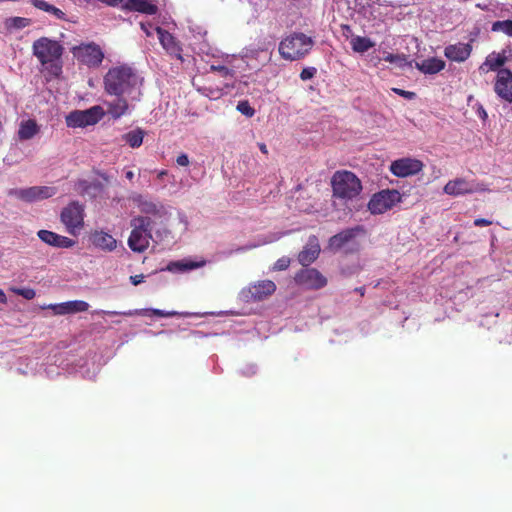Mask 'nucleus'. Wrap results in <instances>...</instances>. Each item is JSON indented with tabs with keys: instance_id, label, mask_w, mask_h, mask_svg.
<instances>
[{
	"instance_id": "6e6d98bb",
	"label": "nucleus",
	"mask_w": 512,
	"mask_h": 512,
	"mask_svg": "<svg viewBox=\"0 0 512 512\" xmlns=\"http://www.w3.org/2000/svg\"><path fill=\"white\" fill-rule=\"evenodd\" d=\"M65 244H66V248H68V247L73 246L74 242L66 237Z\"/></svg>"
},
{
	"instance_id": "3c124183",
	"label": "nucleus",
	"mask_w": 512,
	"mask_h": 512,
	"mask_svg": "<svg viewBox=\"0 0 512 512\" xmlns=\"http://www.w3.org/2000/svg\"><path fill=\"white\" fill-rule=\"evenodd\" d=\"M258 147L263 154H268L267 146L265 143H258Z\"/></svg>"
},
{
	"instance_id": "4c0bfd02",
	"label": "nucleus",
	"mask_w": 512,
	"mask_h": 512,
	"mask_svg": "<svg viewBox=\"0 0 512 512\" xmlns=\"http://www.w3.org/2000/svg\"><path fill=\"white\" fill-rule=\"evenodd\" d=\"M13 293L22 296L27 300H31L35 297L36 292L32 288H12Z\"/></svg>"
},
{
	"instance_id": "4468645a",
	"label": "nucleus",
	"mask_w": 512,
	"mask_h": 512,
	"mask_svg": "<svg viewBox=\"0 0 512 512\" xmlns=\"http://www.w3.org/2000/svg\"><path fill=\"white\" fill-rule=\"evenodd\" d=\"M84 226V207L78 202H71L66 207V229L76 236Z\"/></svg>"
},
{
	"instance_id": "c9c22d12",
	"label": "nucleus",
	"mask_w": 512,
	"mask_h": 512,
	"mask_svg": "<svg viewBox=\"0 0 512 512\" xmlns=\"http://www.w3.org/2000/svg\"><path fill=\"white\" fill-rule=\"evenodd\" d=\"M236 108L241 114L247 117H252L255 114V109L247 100L239 101Z\"/></svg>"
},
{
	"instance_id": "9b49d317",
	"label": "nucleus",
	"mask_w": 512,
	"mask_h": 512,
	"mask_svg": "<svg viewBox=\"0 0 512 512\" xmlns=\"http://www.w3.org/2000/svg\"><path fill=\"white\" fill-rule=\"evenodd\" d=\"M276 291V284L271 280H261L243 289L241 295L247 302H257L266 299Z\"/></svg>"
},
{
	"instance_id": "6e6552de",
	"label": "nucleus",
	"mask_w": 512,
	"mask_h": 512,
	"mask_svg": "<svg viewBox=\"0 0 512 512\" xmlns=\"http://www.w3.org/2000/svg\"><path fill=\"white\" fill-rule=\"evenodd\" d=\"M400 201L401 195L397 190H382L371 197L368 210L374 215L383 214Z\"/></svg>"
},
{
	"instance_id": "7c9ffc66",
	"label": "nucleus",
	"mask_w": 512,
	"mask_h": 512,
	"mask_svg": "<svg viewBox=\"0 0 512 512\" xmlns=\"http://www.w3.org/2000/svg\"><path fill=\"white\" fill-rule=\"evenodd\" d=\"M373 42L366 37L356 36L351 40L352 49L355 52L364 53L373 47Z\"/></svg>"
},
{
	"instance_id": "a18cd8bd",
	"label": "nucleus",
	"mask_w": 512,
	"mask_h": 512,
	"mask_svg": "<svg viewBox=\"0 0 512 512\" xmlns=\"http://www.w3.org/2000/svg\"><path fill=\"white\" fill-rule=\"evenodd\" d=\"M176 163L179 165V166H188L189 165V158H188V155L185 154V153H182L180 154L177 159H176Z\"/></svg>"
},
{
	"instance_id": "6ab92c4d",
	"label": "nucleus",
	"mask_w": 512,
	"mask_h": 512,
	"mask_svg": "<svg viewBox=\"0 0 512 512\" xmlns=\"http://www.w3.org/2000/svg\"><path fill=\"white\" fill-rule=\"evenodd\" d=\"M471 52L472 46L470 43L458 42L456 44H450L444 49L445 57L455 62H464L469 58Z\"/></svg>"
},
{
	"instance_id": "dca6fc26",
	"label": "nucleus",
	"mask_w": 512,
	"mask_h": 512,
	"mask_svg": "<svg viewBox=\"0 0 512 512\" xmlns=\"http://www.w3.org/2000/svg\"><path fill=\"white\" fill-rule=\"evenodd\" d=\"M363 233H365V229L360 225L344 229L329 239V247L335 251H338L344 247V245L356 238L359 234Z\"/></svg>"
},
{
	"instance_id": "b1692460",
	"label": "nucleus",
	"mask_w": 512,
	"mask_h": 512,
	"mask_svg": "<svg viewBox=\"0 0 512 512\" xmlns=\"http://www.w3.org/2000/svg\"><path fill=\"white\" fill-rule=\"evenodd\" d=\"M445 61L440 58L431 57L417 63L416 67L424 74H436L445 68Z\"/></svg>"
},
{
	"instance_id": "72a5a7b5",
	"label": "nucleus",
	"mask_w": 512,
	"mask_h": 512,
	"mask_svg": "<svg viewBox=\"0 0 512 512\" xmlns=\"http://www.w3.org/2000/svg\"><path fill=\"white\" fill-rule=\"evenodd\" d=\"M491 29L494 32H503L512 37V20L495 21Z\"/></svg>"
},
{
	"instance_id": "4be33fe9",
	"label": "nucleus",
	"mask_w": 512,
	"mask_h": 512,
	"mask_svg": "<svg viewBox=\"0 0 512 512\" xmlns=\"http://www.w3.org/2000/svg\"><path fill=\"white\" fill-rule=\"evenodd\" d=\"M138 208L144 216H148L152 219L154 218H162L166 215V211L162 205H157L154 202L147 200H138Z\"/></svg>"
},
{
	"instance_id": "423d86ee",
	"label": "nucleus",
	"mask_w": 512,
	"mask_h": 512,
	"mask_svg": "<svg viewBox=\"0 0 512 512\" xmlns=\"http://www.w3.org/2000/svg\"><path fill=\"white\" fill-rule=\"evenodd\" d=\"M70 51L78 66H86L89 69L99 68L105 58L100 45L93 41L73 46Z\"/></svg>"
},
{
	"instance_id": "393cba45",
	"label": "nucleus",
	"mask_w": 512,
	"mask_h": 512,
	"mask_svg": "<svg viewBox=\"0 0 512 512\" xmlns=\"http://www.w3.org/2000/svg\"><path fill=\"white\" fill-rule=\"evenodd\" d=\"M40 131V127L33 119L22 121L18 130V138L20 140H30Z\"/></svg>"
},
{
	"instance_id": "a878e982",
	"label": "nucleus",
	"mask_w": 512,
	"mask_h": 512,
	"mask_svg": "<svg viewBox=\"0 0 512 512\" xmlns=\"http://www.w3.org/2000/svg\"><path fill=\"white\" fill-rule=\"evenodd\" d=\"M128 9L147 15H155L158 8L155 4L147 0H127Z\"/></svg>"
},
{
	"instance_id": "ddd939ff",
	"label": "nucleus",
	"mask_w": 512,
	"mask_h": 512,
	"mask_svg": "<svg viewBox=\"0 0 512 512\" xmlns=\"http://www.w3.org/2000/svg\"><path fill=\"white\" fill-rule=\"evenodd\" d=\"M487 189L483 184H477L474 186L465 178H455L453 180L448 181L444 188L443 192L450 196H462L466 194H472L476 191H486Z\"/></svg>"
},
{
	"instance_id": "bf43d9fd",
	"label": "nucleus",
	"mask_w": 512,
	"mask_h": 512,
	"mask_svg": "<svg viewBox=\"0 0 512 512\" xmlns=\"http://www.w3.org/2000/svg\"><path fill=\"white\" fill-rule=\"evenodd\" d=\"M141 28L145 31V33H146L148 36L150 35L149 29H146L145 24H141Z\"/></svg>"
},
{
	"instance_id": "9d476101",
	"label": "nucleus",
	"mask_w": 512,
	"mask_h": 512,
	"mask_svg": "<svg viewBox=\"0 0 512 512\" xmlns=\"http://www.w3.org/2000/svg\"><path fill=\"white\" fill-rule=\"evenodd\" d=\"M294 281L297 285L309 290H318L327 285L326 277L316 268H309L308 266L295 274Z\"/></svg>"
},
{
	"instance_id": "20e7f679",
	"label": "nucleus",
	"mask_w": 512,
	"mask_h": 512,
	"mask_svg": "<svg viewBox=\"0 0 512 512\" xmlns=\"http://www.w3.org/2000/svg\"><path fill=\"white\" fill-rule=\"evenodd\" d=\"M333 196L342 200H353L362 191L360 179L351 171H336L331 178Z\"/></svg>"
},
{
	"instance_id": "58836bf2",
	"label": "nucleus",
	"mask_w": 512,
	"mask_h": 512,
	"mask_svg": "<svg viewBox=\"0 0 512 512\" xmlns=\"http://www.w3.org/2000/svg\"><path fill=\"white\" fill-rule=\"evenodd\" d=\"M290 263H291V259L287 256H283V257L279 258L273 264L272 270L273 271H284L290 266Z\"/></svg>"
},
{
	"instance_id": "09e8293b",
	"label": "nucleus",
	"mask_w": 512,
	"mask_h": 512,
	"mask_svg": "<svg viewBox=\"0 0 512 512\" xmlns=\"http://www.w3.org/2000/svg\"><path fill=\"white\" fill-rule=\"evenodd\" d=\"M99 314H109V315H124V316H132L134 315V312L132 311H128V312H116V311H111V312H106V311H100L98 312Z\"/></svg>"
},
{
	"instance_id": "79ce46f5",
	"label": "nucleus",
	"mask_w": 512,
	"mask_h": 512,
	"mask_svg": "<svg viewBox=\"0 0 512 512\" xmlns=\"http://www.w3.org/2000/svg\"><path fill=\"white\" fill-rule=\"evenodd\" d=\"M315 74H316V68H314V67L304 68L300 73V79L303 81H306V80L313 78Z\"/></svg>"
},
{
	"instance_id": "473e14b6",
	"label": "nucleus",
	"mask_w": 512,
	"mask_h": 512,
	"mask_svg": "<svg viewBox=\"0 0 512 512\" xmlns=\"http://www.w3.org/2000/svg\"><path fill=\"white\" fill-rule=\"evenodd\" d=\"M136 313L139 315H142V316H156V317H160V318L173 317V316L180 315L176 311H164V310H160V309H143V310L136 311Z\"/></svg>"
},
{
	"instance_id": "8fccbe9b",
	"label": "nucleus",
	"mask_w": 512,
	"mask_h": 512,
	"mask_svg": "<svg viewBox=\"0 0 512 512\" xmlns=\"http://www.w3.org/2000/svg\"><path fill=\"white\" fill-rule=\"evenodd\" d=\"M48 13L54 14L57 18L62 19L64 18V12H62L60 9L56 8L52 5V9H49Z\"/></svg>"
},
{
	"instance_id": "c85d7f7f",
	"label": "nucleus",
	"mask_w": 512,
	"mask_h": 512,
	"mask_svg": "<svg viewBox=\"0 0 512 512\" xmlns=\"http://www.w3.org/2000/svg\"><path fill=\"white\" fill-rule=\"evenodd\" d=\"M202 264L191 260L173 261L167 265V270L171 272H184L199 268Z\"/></svg>"
},
{
	"instance_id": "49530a36",
	"label": "nucleus",
	"mask_w": 512,
	"mask_h": 512,
	"mask_svg": "<svg viewBox=\"0 0 512 512\" xmlns=\"http://www.w3.org/2000/svg\"><path fill=\"white\" fill-rule=\"evenodd\" d=\"M492 224L491 220L485 219V218H477L474 220V225L476 227H483V226H489Z\"/></svg>"
},
{
	"instance_id": "f3484780",
	"label": "nucleus",
	"mask_w": 512,
	"mask_h": 512,
	"mask_svg": "<svg viewBox=\"0 0 512 512\" xmlns=\"http://www.w3.org/2000/svg\"><path fill=\"white\" fill-rule=\"evenodd\" d=\"M155 30L158 35L160 44L166 50V52L171 56L176 57L177 59H182V48L176 38L170 32L159 26H157Z\"/></svg>"
},
{
	"instance_id": "13d9d810",
	"label": "nucleus",
	"mask_w": 512,
	"mask_h": 512,
	"mask_svg": "<svg viewBox=\"0 0 512 512\" xmlns=\"http://www.w3.org/2000/svg\"><path fill=\"white\" fill-rule=\"evenodd\" d=\"M480 116H481L483 119H485V118L487 117V113H486V111H485L484 109H481V111H480Z\"/></svg>"
},
{
	"instance_id": "2f4dec72",
	"label": "nucleus",
	"mask_w": 512,
	"mask_h": 512,
	"mask_svg": "<svg viewBox=\"0 0 512 512\" xmlns=\"http://www.w3.org/2000/svg\"><path fill=\"white\" fill-rule=\"evenodd\" d=\"M89 304L83 300L66 301V314L87 311Z\"/></svg>"
},
{
	"instance_id": "ea45409f",
	"label": "nucleus",
	"mask_w": 512,
	"mask_h": 512,
	"mask_svg": "<svg viewBox=\"0 0 512 512\" xmlns=\"http://www.w3.org/2000/svg\"><path fill=\"white\" fill-rule=\"evenodd\" d=\"M211 71L218 72L222 77H233V71L224 65H211Z\"/></svg>"
},
{
	"instance_id": "680f3d73",
	"label": "nucleus",
	"mask_w": 512,
	"mask_h": 512,
	"mask_svg": "<svg viewBox=\"0 0 512 512\" xmlns=\"http://www.w3.org/2000/svg\"><path fill=\"white\" fill-rule=\"evenodd\" d=\"M102 177L104 178V180L108 181V178L105 175H102Z\"/></svg>"
},
{
	"instance_id": "f03ea898",
	"label": "nucleus",
	"mask_w": 512,
	"mask_h": 512,
	"mask_svg": "<svg viewBox=\"0 0 512 512\" xmlns=\"http://www.w3.org/2000/svg\"><path fill=\"white\" fill-rule=\"evenodd\" d=\"M137 86L138 76L126 65L113 67L104 76V88L110 95H130Z\"/></svg>"
},
{
	"instance_id": "c756f323",
	"label": "nucleus",
	"mask_w": 512,
	"mask_h": 512,
	"mask_svg": "<svg viewBox=\"0 0 512 512\" xmlns=\"http://www.w3.org/2000/svg\"><path fill=\"white\" fill-rule=\"evenodd\" d=\"M38 237L45 243L54 246V247H63L64 246V236L58 235L52 231L48 230H40L38 232Z\"/></svg>"
},
{
	"instance_id": "4d7b16f0",
	"label": "nucleus",
	"mask_w": 512,
	"mask_h": 512,
	"mask_svg": "<svg viewBox=\"0 0 512 512\" xmlns=\"http://www.w3.org/2000/svg\"><path fill=\"white\" fill-rule=\"evenodd\" d=\"M59 218H60V221L64 223V209L60 211Z\"/></svg>"
},
{
	"instance_id": "1a4fd4ad",
	"label": "nucleus",
	"mask_w": 512,
	"mask_h": 512,
	"mask_svg": "<svg viewBox=\"0 0 512 512\" xmlns=\"http://www.w3.org/2000/svg\"><path fill=\"white\" fill-rule=\"evenodd\" d=\"M56 194V189L50 186H32L28 188H13L8 195L24 202H36L50 198Z\"/></svg>"
},
{
	"instance_id": "5fc2aeb1",
	"label": "nucleus",
	"mask_w": 512,
	"mask_h": 512,
	"mask_svg": "<svg viewBox=\"0 0 512 512\" xmlns=\"http://www.w3.org/2000/svg\"><path fill=\"white\" fill-rule=\"evenodd\" d=\"M355 291L358 292L361 296H364L365 288L364 287H357V288H355Z\"/></svg>"
},
{
	"instance_id": "412c9836",
	"label": "nucleus",
	"mask_w": 512,
	"mask_h": 512,
	"mask_svg": "<svg viewBox=\"0 0 512 512\" xmlns=\"http://www.w3.org/2000/svg\"><path fill=\"white\" fill-rule=\"evenodd\" d=\"M91 242L98 248L107 251H113L116 248V240L115 238L103 231H95L91 235Z\"/></svg>"
},
{
	"instance_id": "f257e3e1",
	"label": "nucleus",
	"mask_w": 512,
	"mask_h": 512,
	"mask_svg": "<svg viewBox=\"0 0 512 512\" xmlns=\"http://www.w3.org/2000/svg\"><path fill=\"white\" fill-rule=\"evenodd\" d=\"M63 50L59 41L48 37H40L32 44V54L41 64V72L48 81L59 77L62 73Z\"/></svg>"
},
{
	"instance_id": "e433bc0d",
	"label": "nucleus",
	"mask_w": 512,
	"mask_h": 512,
	"mask_svg": "<svg viewBox=\"0 0 512 512\" xmlns=\"http://www.w3.org/2000/svg\"><path fill=\"white\" fill-rule=\"evenodd\" d=\"M383 59L389 63H396L398 66H403L406 64V56L404 54L388 53Z\"/></svg>"
},
{
	"instance_id": "603ef678",
	"label": "nucleus",
	"mask_w": 512,
	"mask_h": 512,
	"mask_svg": "<svg viewBox=\"0 0 512 512\" xmlns=\"http://www.w3.org/2000/svg\"><path fill=\"white\" fill-rule=\"evenodd\" d=\"M7 302V297L2 289H0V303L5 304Z\"/></svg>"
},
{
	"instance_id": "5701e85b",
	"label": "nucleus",
	"mask_w": 512,
	"mask_h": 512,
	"mask_svg": "<svg viewBox=\"0 0 512 512\" xmlns=\"http://www.w3.org/2000/svg\"><path fill=\"white\" fill-rule=\"evenodd\" d=\"M107 105V112L114 119H119L120 117L124 116L129 110L128 101L124 96H116V99L109 102Z\"/></svg>"
},
{
	"instance_id": "de8ad7c7",
	"label": "nucleus",
	"mask_w": 512,
	"mask_h": 512,
	"mask_svg": "<svg viewBox=\"0 0 512 512\" xmlns=\"http://www.w3.org/2000/svg\"><path fill=\"white\" fill-rule=\"evenodd\" d=\"M130 281L135 286L139 285L140 283H142L144 281V275L138 274V275L131 276Z\"/></svg>"
},
{
	"instance_id": "cd10ccee",
	"label": "nucleus",
	"mask_w": 512,
	"mask_h": 512,
	"mask_svg": "<svg viewBox=\"0 0 512 512\" xmlns=\"http://www.w3.org/2000/svg\"><path fill=\"white\" fill-rule=\"evenodd\" d=\"M145 132L141 128H136L125 133L122 136L123 141L127 143L131 148H138L143 143Z\"/></svg>"
},
{
	"instance_id": "a19ab883",
	"label": "nucleus",
	"mask_w": 512,
	"mask_h": 512,
	"mask_svg": "<svg viewBox=\"0 0 512 512\" xmlns=\"http://www.w3.org/2000/svg\"><path fill=\"white\" fill-rule=\"evenodd\" d=\"M200 91H202L203 94H205L207 97L211 99H218L223 95L222 89L219 88L212 89L208 87H202Z\"/></svg>"
},
{
	"instance_id": "f704fd0d",
	"label": "nucleus",
	"mask_w": 512,
	"mask_h": 512,
	"mask_svg": "<svg viewBox=\"0 0 512 512\" xmlns=\"http://www.w3.org/2000/svg\"><path fill=\"white\" fill-rule=\"evenodd\" d=\"M31 24V19L25 17H11L7 19L6 26L8 28L22 29Z\"/></svg>"
},
{
	"instance_id": "052dcab7",
	"label": "nucleus",
	"mask_w": 512,
	"mask_h": 512,
	"mask_svg": "<svg viewBox=\"0 0 512 512\" xmlns=\"http://www.w3.org/2000/svg\"><path fill=\"white\" fill-rule=\"evenodd\" d=\"M58 308H60V309H64V304H60V305L58 306Z\"/></svg>"
},
{
	"instance_id": "864d4df0",
	"label": "nucleus",
	"mask_w": 512,
	"mask_h": 512,
	"mask_svg": "<svg viewBox=\"0 0 512 512\" xmlns=\"http://www.w3.org/2000/svg\"><path fill=\"white\" fill-rule=\"evenodd\" d=\"M125 176L129 181H132L134 178V172L132 170H129L125 173Z\"/></svg>"
},
{
	"instance_id": "a211bd4d",
	"label": "nucleus",
	"mask_w": 512,
	"mask_h": 512,
	"mask_svg": "<svg viewBox=\"0 0 512 512\" xmlns=\"http://www.w3.org/2000/svg\"><path fill=\"white\" fill-rule=\"evenodd\" d=\"M320 245L316 236L309 237L308 243L304 246V248L298 254L299 263L307 267L311 263H313L320 254Z\"/></svg>"
},
{
	"instance_id": "2eb2a0df",
	"label": "nucleus",
	"mask_w": 512,
	"mask_h": 512,
	"mask_svg": "<svg viewBox=\"0 0 512 512\" xmlns=\"http://www.w3.org/2000/svg\"><path fill=\"white\" fill-rule=\"evenodd\" d=\"M494 91L502 100L512 102V71L507 68L498 70Z\"/></svg>"
},
{
	"instance_id": "0eeeda50",
	"label": "nucleus",
	"mask_w": 512,
	"mask_h": 512,
	"mask_svg": "<svg viewBox=\"0 0 512 512\" xmlns=\"http://www.w3.org/2000/svg\"><path fill=\"white\" fill-rule=\"evenodd\" d=\"M105 115L104 109L93 106L86 110H75L66 116V125L69 127H87L97 124Z\"/></svg>"
},
{
	"instance_id": "aec40b11",
	"label": "nucleus",
	"mask_w": 512,
	"mask_h": 512,
	"mask_svg": "<svg viewBox=\"0 0 512 512\" xmlns=\"http://www.w3.org/2000/svg\"><path fill=\"white\" fill-rule=\"evenodd\" d=\"M74 189L83 196L88 195L90 197H95L104 190V186L99 181L89 182L86 180H79L75 183Z\"/></svg>"
},
{
	"instance_id": "7ed1b4c3",
	"label": "nucleus",
	"mask_w": 512,
	"mask_h": 512,
	"mask_svg": "<svg viewBox=\"0 0 512 512\" xmlns=\"http://www.w3.org/2000/svg\"><path fill=\"white\" fill-rule=\"evenodd\" d=\"M314 41L302 32H294L279 43L280 56L288 61L303 59L312 49Z\"/></svg>"
},
{
	"instance_id": "f8f14e48",
	"label": "nucleus",
	"mask_w": 512,
	"mask_h": 512,
	"mask_svg": "<svg viewBox=\"0 0 512 512\" xmlns=\"http://www.w3.org/2000/svg\"><path fill=\"white\" fill-rule=\"evenodd\" d=\"M424 164L421 160L411 157H403L394 160L390 165V171L399 178L413 176L422 171Z\"/></svg>"
},
{
	"instance_id": "39448f33",
	"label": "nucleus",
	"mask_w": 512,
	"mask_h": 512,
	"mask_svg": "<svg viewBox=\"0 0 512 512\" xmlns=\"http://www.w3.org/2000/svg\"><path fill=\"white\" fill-rule=\"evenodd\" d=\"M153 224L154 220L148 216L141 215L131 219L132 230L128 238V246L132 251L142 253L149 247Z\"/></svg>"
},
{
	"instance_id": "c03bdc74",
	"label": "nucleus",
	"mask_w": 512,
	"mask_h": 512,
	"mask_svg": "<svg viewBox=\"0 0 512 512\" xmlns=\"http://www.w3.org/2000/svg\"><path fill=\"white\" fill-rule=\"evenodd\" d=\"M34 7L43 10L45 12H49V9H52V5L47 3L44 0H31Z\"/></svg>"
},
{
	"instance_id": "bb28decb",
	"label": "nucleus",
	"mask_w": 512,
	"mask_h": 512,
	"mask_svg": "<svg viewBox=\"0 0 512 512\" xmlns=\"http://www.w3.org/2000/svg\"><path fill=\"white\" fill-rule=\"evenodd\" d=\"M506 61L507 57L505 52L489 54L486 57L485 62L480 66V70H484V67H488V70L498 72V70L502 69L501 67L506 63Z\"/></svg>"
},
{
	"instance_id": "37998d69",
	"label": "nucleus",
	"mask_w": 512,
	"mask_h": 512,
	"mask_svg": "<svg viewBox=\"0 0 512 512\" xmlns=\"http://www.w3.org/2000/svg\"><path fill=\"white\" fill-rule=\"evenodd\" d=\"M392 91L394 93H396L397 95H399L405 99H408V100H412L416 97V94L412 91H407V90H403L400 88H393Z\"/></svg>"
}]
</instances>
